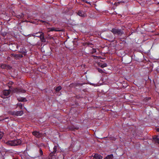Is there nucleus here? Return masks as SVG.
Segmentation results:
<instances>
[{"label": "nucleus", "mask_w": 159, "mask_h": 159, "mask_svg": "<svg viewBox=\"0 0 159 159\" xmlns=\"http://www.w3.org/2000/svg\"><path fill=\"white\" fill-rule=\"evenodd\" d=\"M21 143V141L19 139H17L7 142L6 143L11 146H17Z\"/></svg>", "instance_id": "1"}, {"label": "nucleus", "mask_w": 159, "mask_h": 159, "mask_svg": "<svg viewBox=\"0 0 159 159\" xmlns=\"http://www.w3.org/2000/svg\"><path fill=\"white\" fill-rule=\"evenodd\" d=\"M111 31L114 34L121 36L123 34V31L121 30L114 28H112Z\"/></svg>", "instance_id": "2"}, {"label": "nucleus", "mask_w": 159, "mask_h": 159, "mask_svg": "<svg viewBox=\"0 0 159 159\" xmlns=\"http://www.w3.org/2000/svg\"><path fill=\"white\" fill-rule=\"evenodd\" d=\"M37 34H39V35H37L36 36V37L40 38V39L41 42H46V39L44 38V34L43 32H37Z\"/></svg>", "instance_id": "3"}, {"label": "nucleus", "mask_w": 159, "mask_h": 159, "mask_svg": "<svg viewBox=\"0 0 159 159\" xmlns=\"http://www.w3.org/2000/svg\"><path fill=\"white\" fill-rule=\"evenodd\" d=\"M12 92L14 93H19L20 92L25 93V90L24 89L20 88H16L12 90Z\"/></svg>", "instance_id": "4"}, {"label": "nucleus", "mask_w": 159, "mask_h": 159, "mask_svg": "<svg viewBox=\"0 0 159 159\" xmlns=\"http://www.w3.org/2000/svg\"><path fill=\"white\" fill-rule=\"evenodd\" d=\"M32 134L36 137L38 138L41 137L42 136V134L40 133L39 132L34 131L32 132Z\"/></svg>", "instance_id": "5"}, {"label": "nucleus", "mask_w": 159, "mask_h": 159, "mask_svg": "<svg viewBox=\"0 0 159 159\" xmlns=\"http://www.w3.org/2000/svg\"><path fill=\"white\" fill-rule=\"evenodd\" d=\"M57 146H55L53 148V152H51L50 154L49 155L52 157V156H56V153L57 151Z\"/></svg>", "instance_id": "6"}, {"label": "nucleus", "mask_w": 159, "mask_h": 159, "mask_svg": "<svg viewBox=\"0 0 159 159\" xmlns=\"http://www.w3.org/2000/svg\"><path fill=\"white\" fill-rule=\"evenodd\" d=\"M78 14L79 16L82 17H84L87 16L86 14L84 12L82 11H79L78 12Z\"/></svg>", "instance_id": "7"}, {"label": "nucleus", "mask_w": 159, "mask_h": 159, "mask_svg": "<svg viewBox=\"0 0 159 159\" xmlns=\"http://www.w3.org/2000/svg\"><path fill=\"white\" fill-rule=\"evenodd\" d=\"M93 159H102V156L98 154H95L93 157Z\"/></svg>", "instance_id": "8"}, {"label": "nucleus", "mask_w": 159, "mask_h": 159, "mask_svg": "<svg viewBox=\"0 0 159 159\" xmlns=\"http://www.w3.org/2000/svg\"><path fill=\"white\" fill-rule=\"evenodd\" d=\"M24 113L23 111H16V116H18L22 115Z\"/></svg>", "instance_id": "9"}, {"label": "nucleus", "mask_w": 159, "mask_h": 159, "mask_svg": "<svg viewBox=\"0 0 159 159\" xmlns=\"http://www.w3.org/2000/svg\"><path fill=\"white\" fill-rule=\"evenodd\" d=\"M49 30L50 31H61V30H58L57 29L55 28L54 27H52L51 28H48Z\"/></svg>", "instance_id": "10"}, {"label": "nucleus", "mask_w": 159, "mask_h": 159, "mask_svg": "<svg viewBox=\"0 0 159 159\" xmlns=\"http://www.w3.org/2000/svg\"><path fill=\"white\" fill-rule=\"evenodd\" d=\"M17 99L19 102H25L27 101V100L25 98H17Z\"/></svg>", "instance_id": "11"}, {"label": "nucleus", "mask_w": 159, "mask_h": 159, "mask_svg": "<svg viewBox=\"0 0 159 159\" xmlns=\"http://www.w3.org/2000/svg\"><path fill=\"white\" fill-rule=\"evenodd\" d=\"M10 90H4L3 91V94L5 96H8L10 94Z\"/></svg>", "instance_id": "12"}, {"label": "nucleus", "mask_w": 159, "mask_h": 159, "mask_svg": "<svg viewBox=\"0 0 159 159\" xmlns=\"http://www.w3.org/2000/svg\"><path fill=\"white\" fill-rule=\"evenodd\" d=\"M153 139L154 141L156 143L159 144V139L157 137H155L153 138Z\"/></svg>", "instance_id": "13"}, {"label": "nucleus", "mask_w": 159, "mask_h": 159, "mask_svg": "<svg viewBox=\"0 0 159 159\" xmlns=\"http://www.w3.org/2000/svg\"><path fill=\"white\" fill-rule=\"evenodd\" d=\"M113 157V156L112 154L108 155L105 158V159H112Z\"/></svg>", "instance_id": "14"}, {"label": "nucleus", "mask_w": 159, "mask_h": 159, "mask_svg": "<svg viewBox=\"0 0 159 159\" xmlns=\"http://www.w3.org/2000/svg\"><path fill=\"white\" fill-rule=\"evenodd\" d=\"M61 89H62V88H61V86H58L57 87L55 88V90L56 92H58L59 91H60Z\"/></svg>", "instance_id": "15"}, {"label": "nucleus", "mask_w": 159, "mask_h": 159, "mask_svg": "<svg viewBox=\"0 0 159 159\" xmlns=\"http://www.w3.org/2000/svg\"><path fill=\"white\" fill-rule=\"evenodd\" d=\"M9 113L10 115L16 116V111H10L9 112Z\"/></svg>", "instance_id": "16"}, {"label": "nucleus", "mask_w": 159, "mask_h": 159, "mask_svg": "<svg viewBox=\"0 0 159 159\" xmlns=\"http://www.w3.org/2000/svg\"><path fill=\"white\" fill-rule=\"evenodd\" d=\"M151 99L150 97L146 98H144L143 100L144 102H146L148 100H150Z\"/></svg>", "instance_id": "17"}, {"label": "nucleus", "mask_w": 159, "mask_h": 159, "mask_svg": "<svg viewBox=\"0 0 159 159\" xmlns=\"http://www.w3.org/2000/svg\"><path fill=\"white\" fill-rule=\"evenodd\" d=\"M107 64L106 63H104L102 64H100L99 66L102 68H104L106 67H107Z\"/></svg>", "instance_id": "18"}, {"label": "nucleus", "mask_w": 159, "mask_h": 159, "mask_svg": "<svg viewBox=\"0 0 159 159\" xmlns=\"http://www.w3.org/2000/svg\"><path fill=\"white\" fill-rule=\"evenodd\" d=\"M109 140L115 141L116 139L113 136H109L108 137Z\"/></svg>", "instance_id": "19"}, {"label": "nucleus", "mask_w": 159, "mask_h": 159, "mask_svg": "<svg viewBox=\"0 0 159 159\" xmlns=\"http://www.w3.org/2000/svg\"><path fill=\"white\" fill-rule=\"evenodd\" d=\"M7 66V65L4 64H2L1 65V67L2 69H6Z\"/></svg>", "instance_id": "20"}, {"label": "nucleus", "mask_w": 159, "mask_h": 159, "mask_svg": "<svg viewBox=\"0 0 159 159\" xmlns=\"http://www.w3.org/2000/svg\"><path fill=\"white\" fill-rule=\"evenodd\" d=\"M17 105L20 107V109H22L23 107V105L21 103H18L17 104Z\"/></svg>", "instance_id": "21"}, {"label": "nucleus", "mask_w": 159, "mask_h": 159, "mask_svg": "<svg viewBox=\"0 0 159 159\" xmlns=\"http://www.w3.org/2000/svg\"><path fill=\"white\" fill-rule=\"evenodd\" d=\"M20 52L23 54L26 53V50L24 48H22V50H21Z\"/></svg>", "instance_id": "22"}, {"label": "nucleus", "mask_w": 159, "mask_h": 159, "mask_svg": "<svg viewBox=\"0 0 159 159\" xmlns=\"http://www.w3.org/2000/svg\"><path fill=\"white\" fill-rule=\"evenodd\" d=\"M69 129L70 130H74L75 129L76 130L78 129V128H75L74 127L71 126L69 128Z\"/></svg>", "instance_id": "23"}, {"label": "nucleus", "mask_w": 159, "mask_h": 159, "mask_svg": "<svg viewBox=\"0 0 159 159\" xmlns=\"http://www.w3.org/2000/svg\"><path fill=\"white\" fill-rule=\"evenodd\" d=\"M4 135V133L3 132L0 131V140H1Z\"/></svg>", "instance_id": "24"}, {"label": "nucleus", "mask_w": 159, "mask_h": 159, "mask_svg": "<svg viewBox=\"0 0 159 159\" xmlns=\"http://www.w3.org/2000/svg\"><path fill=\"white\" fill-rule=\"evenodd\" d=\"M97 69L98 70V71L99 72L101 73H104V71L102 69L99 68H97Z\"/></svg>", "instance_id": "25"}, {"label": "nucleus", "mask_w": 159, "mask_h": 159, "mask_svg": "<svg viewBox=\"0 0 159 159\" xmlns=\"http://www.w3.org/2000/svg\"><path fill=\"white\" fill-rule=\"evenodd\" d=\"M48 159H56V157L55 156H52L51 157L49 155V156Z\"/></svg>", "instance_id": "26"}, {"label": "nucleus", "mask_w": 159, "mask_h": 159, "mask_svg": "<svg viewBox=\"0 0 159 159\" xmlns=\"http://www.w3.org/2000/svg\"><path fill=\"white\" fill-rule=\"evenodd\" d=\"M39 155L40 156H42L43 155V152L41 148L39 149Z\"/></svg>", "instance_id": "27"}, {"label": "nucleus", "mask_w": 159, "mask_h": 159, "mask_svg": "<svg viewBox=\"0 0 159 159\" xmlns=\"http://www.w3.org/2000/svg\"><path fill=\"white\" fill-rule=\"evenodd\" d=\"M96 52V49L95 48H93V49H92V54L94 53H95Z\"/></svg>", "instance_id": "28"}, {"label": "nucleus", "mask_w": 159, "mask_h": 159, "mask_svg": "<svg viewBox=\"0 0 159 159\" xmlns=\"http://www.w3.org/2000/svg\"><path fill=\"white\" fill-rule=\"evenodd\" d=\"M16 56L18 57L21 58L23 57L22 55L21 54H16Z\"/></svg>", "instance_id": "29"}, {"label": "nucleus", "mask_w": 159, "mask_h": 159, "mask_svg": "<svg viewBox=\"0 0 159 159\" xmlns=\"http://www.w3.org/2000/svg\"><path fill=\"white\" fill-rule=\"evenodd\" d=\"M37 33H33L32 34H31V36L33 37H36V34H37Z\"/></svg>", "instance_id": "30"}, {"label": "nucleus", "mask_w": 159, "mask_h": 159, "mask_svg": "<svg viewBox=\"0 0 159 159\" xmlns=\"http://www.w3.org/2000/svg\"><path fill=\"white\" fill-rule=\"evenodd\" d=\"M125 2H124V1H120V2H118V3H119V4H121V3H125Z\"/></svg>", "instance_id": "31"}, {"label": "nucleus", "mask_w": 159, "mask_h": 159, "mask_svg": "<svg viewBox=\"0 0 159 159\" xmlns=\"http://www.w3.org/2000/svg\"><path fill=\"white\" fill-rule=\"evenodd\" d=\"M11 55L12 56H13V57H16V54H11Z\"/></svg>", "instance_id": "32"}, {"label": "nucleus", "mask_w": 159, "mask_h": 159, "mask_svg": "<svg viewBox=\"0 0 159 159\" xmlns=\"http://www.w3.org/2000/svg\"><path fill=\"white\" fill-rule=\"evenodd\" d=\"M40 21L42 23H45V22H46V21H43L42 20H40Z\"/></svg>", "instance_id": "33"}, {"label": "nucleus", "mask_w": 159, "mask_h": 159, "mask_svg": "<svg viewBox=\"0 0 159 159\" xmlns=\"http://www.w3.org/2000/svg\"><path fill=\"white\" fill-rule=\"evenodd\" d=\"M156 130L157 132H159V128H157L156 129Z\"/></svg>", "instance_id": "34"}, {"label": "nucleus", "mask_w": 159, "mask_h": 159, "mask_svg": "<svg viewBox=\"0 0 159 159\" xmlns=\"http://www.w3.org/2000/svg\"><path fill=\"white\" fill-rule=\"evenodd\" d=\"M84 1V2H86V3H89V2H87V1Z\"/></svg>", "instance_id": "35"}, {"label": "nucleus", "mask_w": 159, "mask_h": 159, "mask_svg": "<svg viewBox=\"0 0 159 159\" xmlns=\"http://www.w3.org/2000/svg\"><path fill=\"white\" fill-rule=\"evenodd\" d=\"M23 15H22L21 16V18H22V17H23Z\"/></svg>", "instance_id": "36"}, {"label": "nucleus", "mask_w": 159, "mask_h": 159, "mask_svg": "<svg viewBox=\"0 0 159 159\" xmlns=\"http://www.w3.org/2000/svg\"><path fill=\"white\" fill-rule=\"evenodd\" d=\"M18 45H16V48H18Z\"/></svg>", "instance_id": "37"}, {"label": "nucleus", "mask_w": 159, "mask_h": 159, "mask_svg": "<svg viewBox=\"0 0 159 159\" xmlns=\"http://www.w3.org/2000/svg\"><path fill=\"white\" fill-rule=\"evenodd\" d=\"M18 159L16 158H14V159Z\"/></svg>", "instance_id": "38"}, {"label": "nucleus", "mask_w": 159, "mask_h": 159, "mask_svg": "<svg viewBox=\"0 0 159 159\" xmlns=\"http://www.w3.org/2000/svg\"><path fill=\"white\" fill-rule=\"evenodd\" d=\"M36 35H39V34H36Z\"/></svg>", "instance_id": "39"}]
</instances>
